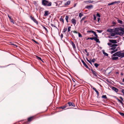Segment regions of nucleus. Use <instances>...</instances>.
I'll use <instances>...</instances> for the list:
<instances>
[{"label": "nucleus", "mask_w": 124, "mask_h": 124, "mask_svg": "<svg viewBox=\"0 0 124 124\" xmlns=\"http://www.w3.org/2000/svg\"><path fill=\"white\" fill-rule=\"evenodd\" d=\"M69 18V16H66L65 17V20H68Z\"/></svg>", "instance_id": "6e6d98bb"}, {"label": "nucleus", "mask_w": 124, "mask_h": 124, "mask_svg": "<svg viewBox=\"0 0 124 124\" xmlns=\"http://www.w3.org/2000/svg\"><path fill=\"white\" fill-rule=\"evenodd\" d=\"M93 19L94 20H95L96 19V17L95 15H93Z\"/></svg>", "instance_id": "e433bc0d"}, {"label": "nucleus", "mask_w": 124, "mask_h": 124, "mask_svg": "<svg viewBox=\"0 0 124 124\" xmlns=\"http://www.w3.org/2000/svg\"><path fill=\"white\" fill-rule=\"evenodd\" d=\"M10 22H11L12 23H13V24L14 23V22L12 19H10Z\"/></svg>", "instance_id": "a19ab883"}, {"label": "nucleus", "mask_w": 124, "mask_h": 124, "mask_svg": "<svg viewBox=\"0 0 124 124\" xmlns=\"http://www.w3.org/2000/svg\"><path fill=\"white\" fill-rule=\"evenodd\" d=\"M67 30V28H64L63 30V31L62 32L63 33H65L66 31Z\"/></svg>", "instance_id": "58836bf2"}, {"label": "nucleus", "mask_w": 124, "mask_h": 124, "mask_svg": "<svg viewBox=\"0 0 124 124\" xmlns=\"http://www.w3.org/2000/svg\"><path fill=\"white\" fill-rule=\"evenodd\" d=\"M111 43H108V44H107L108 45V46H111L112 44H111Z\"/></svg>", "instance_id": "bf43d9fd"}, {"label": "nucleus", "mask_w": 124, "mask_h": 124, "mask_svg": "<svg viewBox=\"0 0 124 124\" xmlns=\"http://www.w3.org/2000/svg\"><path fill=\"white\" fill-rule=\"evenodd\" d=\"M114 44V45L115 46V47H116L117 46H118V45L117 44Z\"/></svg>", "instance_id": "774afa93"}, {"label": "nucleus", "mask_w": 124, "mask_h": 124, "mask_svg": "<svg viewBox=\"0 0 124 124\" xmlns=\"http://www.w3.org/2000/svg\"><path fill=\"white\" fill-rule=\"evenodd\" d=\"M113 29H108L107 30V31L112 33L113 32H114V31H113Z\"/></svg>", "instance_id": "6ab92c4d"}, {"label": "nucleus", "mask_w": 124, "mask_h": 124, "mask_svg": "<svg viewBox=\"0 0 124 124\" xmlns=\"http://www.w3.org/2000/svg\"><path fill=\"white\" fill-rule=\"evenodd\" d=\"M85 2L86 3H92L93 2V0H87L85 1Z\"/></svg>", "instance_id": "5701e85b"}, {"label": "nucleus", "mask_w": 124, "mask_h": 124, "mask_svg": "<svg viewBox=\"0 0 124 124\" xmlns=\"http://www.w3.org/2000/svg\"><path fill=\"white\" fill-rule=\"evenodd\" d=\"M119 57H120L121 58L124 57V52L121 53V51H120Z\"/></svg>", "instance_id": "2eb2a0df"}, {"label": "nucleus", "mask_w": 124, "mask_h": 124, "mask_svg": "<svg viewBox=\"0 0 124 124\" xmlns=\"http://www.w3.org/2000/svg\"><path fill=\"white\" fill-rule=\"evenodd\" d=\"M34 116H32L28 118L27 119L28 121L29 122H30L34 119Z\"/></svg>", "instance_id": "6e6552de"}, {"label": "nucleus", "mask_w": 124, "mask_h": 124, "mask_svg": "<svg viewBox=\"0 0 124 124\" xmlns=\"http://www.w3.org/2000/svg\"><path fill=\"white\" fill-rule=\"evenodd\" d=\"M10 43H11V45L15 46H16V47H17V45H16V44H15L14 43L12 42H11Z\"/></svg>", "instance_id": "473e14b6"}, {"label": "nucleus", "mask_w": 124, "mask_h": 124, "mask_svg": "<svg viewBox=\"0 0 124 124\" xmlns=\"http://www.w3.org/2000/svg\"><path fill=\"white\" fill-rule=\"evenodd\" d=\"M32 40L36 44H39V43L38 42L35 41V40L33 39H32Z\"/></svg>", "instance_id": "79ce46f5"}, {"label": "nucleus", "mask_w": 124, "mask_h": 124, "mask_svg": "<svg viewBox=\"0 0 124 124\" xmlns=\"http://www.w3.org/2000/svg\"><path fill=\"white\" fill-rule=\"evenodd\" d=\"M119 98H120V99L121 100V101H123V100H124L123 99L122 97H121V96H120L119 97Z\"/></svg>", "instance_id": "603ef678"}, {"label": "nucleus", "mask_w": 124, "mask_h": 124, "mask_svg": "<svg viewBox=\"0 0 124 124\" xmlns=\"http://www.w3.org/2000/svg\"><path fill=\"white\" fill-rule=\"evenodd\" d=\"M93 34L95 36V37H94V38H97V37H98L97 35L96 34V32L95 31H93Z\"/></svg>", "instance_id": "bb28decb"}, {"label": "nucleus", "mask_w": 124, "mask_h": 124, "mask_svg": "<svg viewBox=\"0 0 124 124\" xmlns=\"http://www.w3.org/2000/svg\"><path fill=\"white\" fill-rule=\"evenodd\" d=\"M119 102L122 105V106H123V105H124V103L123 102V101H120Z\"/></svg>", "instance_id": "13d9d810"}, {"label": "nucleus", "mask_w": 124, "mask_h": 124, "mask_svg": "<svg viewBox=\"0 0 124 124\" xmlns=\"http://www.w3.org/2000/svg\"><path fill=\"white\" fill-rule=\"evenodd\" d=\"M8 16L10 20L12 19L11 17L9 16L8 15Z\"/></svg>", "instance_id": "e2e57ef3"}, {"label": "nucleus", "mask_w": 124, "mask_h": 124, "mask_svg": "<svg viewBox=\"0 0 124 124\" xmlns=\"http://www.w3.org/2000/svg\"><path fill=\"white\" fill-rule=\"evenodd\" d=\"M102 98H104L106 99H107V98L106 95H103L101 97Z\"/></svg>", "instance_id": "cd10ccee"}, {"label": "nucleus", "mask_w": 124, "mask_h": 124, "mask_svg": "<svg viewBox=\"0 0 124 124\" xmlns=\"http://www.w3.org/2000/svg\"><path fill=\"white\" fill-rule=\"evenodd\" d=\"M72 23L74 24V25H75L76 24V20L74 18L72 19Z\"/></svg>", "instance_id": "dca6fc26"}, {"label": "nucleus", "mask_w": 124, "mask_h": 124, "mask_svg": "<svg viewBox=\"0 0 124 124\" xmlns=\"http://www.w3.org/2000/svg\"><path fill=\"white\" fill-rule=\"evenodd\" d=\"M71 44L72 45L73 47V48H76V46L74 43L72 41H71Z\"/></svg>", "instance_id": "aec40b11"}, {"label": "nucleus", "mask_w": 124, "mask_h": 124, "mask_svg": "<svg viewBox=\"0 0 124 124\" xmlns=\"http://www.w3.org/2000/svg\"><path fill=\"white\" fill-rule=\"evenodd\" d=\"M67 103L69 106H73L74 107L75 106V104L72 102H69Z\"/></svg>", "instance_id": "39448f33"}, {"label": "nucleus", "mask_w": 124, "mask_h": 124, "mask_svg": "<svg viewBox=\"0 0 124 124\" xmlns=\"http://www.w3.org/2000/svg\"><path fill=\"white\" fill-rule=\"evenodd\" d=\"M118 113L122 116H124V113L119 111L118 112Z\"/></svg>", "instance_id": "c85d7f7f"}, {"label": "nucleus", "mask_w": 124, "mask_h": 124, "mask_svg": "<svg viewBox=\"0 0 124 124\" xmlns=\"http://www.w3.org/2000/svg\"><path fill=\"white\" fill-rule=\"evenodd\" d=\"M63 35L62 33L61 34V40H62V39L63 38Z\"/></svg>", "instance_id": "5fc2aeb1"}, {"label": "nucleus", "mask_w": 124, "mask_h": 124, "mask_svg": "<svg viewBox=\"0 0 124 124\" xmlns=\"http://www.w3.org/2000/svg\"><path fill=\"white\" fill-rule=\"evenodd\" d=\"M49 14V11H45V13L44 16H47Z\"/></svg>", "instance_id": "ddd939ff"}, {"label": "nucleus", "mask_w": 124, "mask_h": 124, "mask_svg": "<svg viewBox=\"0 0 124 124\" xmlns=\"http://www.w3.org/2000/svg\"><path fill=\"white\" fill-rule=\"evenodd\" d=\"M42 4L45 6H50L52 5V3L46 0H42Z\"/></svg>", "instance_id": "f257e3e1"}, {"label": "nucleus", "mask_w": 124, "mask_h": 124, "mask_svg": "<svg viewBox=\"0 0 124 124\" xmlns=\"http://www.w3.org/2000/svg\"><path fill=\"white\" fill-rule=\"evenodd\" d=\"M116 18L117 19V21L118 22V23H120L121 24H123V21H122L121 20H120L119 19L117 18Z\"/></svg>", "instance_id": "4be33fe9"}, {"label": "nucleus", "mask_w": 124, "mask_h": 124, "mask_svg": "<svg viewBox=\"0 0 124 124\" xmlns=\"http://www.w3.org/2000/svg\"><path fill=\"white\" fill-rule=\"evenodd\" d=\"M121 89L122 90L121 91V92L123 94V95L124 96V89L122 88H121Z\"/></svg>", "instance_id": "a18cd8bd"}, {"label": "nucleus", "mask_w": 124, "mask_h": 124, "mask_svg": "<svg viewBox=\"0 0 124 124\" xmlns=\"http://www.w3.org/2000/svg\"><path fill=\"white\" fill-rule=\"evenodd\" d=\"M99 64L97 63H95L94 64V66L96 68H98V67L99 66Z\"/></svg>", "instance_id": "c756f323"}, {"label": "nucleus", "mask_w": 124, "mask_h": 124, "mask_svg": "<svg viewBox=\"0 0 124 124\" xmlns=\"http://www.w3.org/2000/svg\"><path fill=\"white\" fill-rule=\"evenodd\" d=\"M112 23L114 25H116V23L114 21H113L112 22Z\"/></svg>", "instance_id": "680f3d73"}, {"label": "nucleus", "mask_w": 124, "mask_h": 124, "mask_svg": "<svg viewBox=\"0 0 124 124\" xmlns=\"http://www.w3.org/2000/svg\"><path fill=\"white\" fill-rule=\"evenodd\" d=\"M84 15L82 14L81 13H80L79 14V16L81 18L82 16H83Z\"/></svg>", "instance_id": "4c0bfd02"}, {"label": "nucleus", "mask_w": 124, "mask_h": 124, "mask_svg": "<svg viewBox=\"0 0 124 124\" xmlns=\"http://www.w3.org/2000/svg\"><path fill=\"white\" fill-rule=\"evenodd\" d=\"M30 18L37 25L38 24V22L34 17H32L31 16H30Z\"/></svg>", "instance_id": "7ed1b4c3"}, {"label": "nucleus", "mask_w": 124, "mask_h": 124, "mask_svg": "<svg viewBox=\"0 0 124 124\" xmlns=\"http://www.w3.org/2000/svg\"><path fill=\"white\" fill-rule=\"evenodd\" d=\"M120 1H115L114 2H113L114 3V4L116 3H118L120 2Z\"/></svg>", "instance_id": "f704fd0d"}, {"label": "nucleus", "mask_w": 124, "mask_h": 124, "mask_svg": "<svg viewBox=\"0 0 124 124\" xmlns=\"http://www.w3.org/2000/svg\"><path fill=\"white\" fill-rule=\"evenodd\" d=\"M72 31L73 32H74V33H77H77H78V32H77V31Z\"/></svg>", "instance_id": "052dcab7"}, {"label": "nucleus", "mask_w": 124, "mask_h": 124, "mask_svg": "<svg viewBox=\"0 0 124 124\" xmlns=\"http://www.w3.org/2000/svg\"><path fill=\"white\" fill-rule=\"evenodd\" d=\"M94 31H87V33H90L92 32V33H93V32Z\"/></svg>", "instance_id": "49530a36"}, {"label": "nucleus", "mask_w": 124, "mask_h": 124, "mask_svg": "<svg viewBox=\"0 0 124 124\" xmlns=\"http://www.w3.org/2000/svg\"><path fill=\"white\" fill-rule=\"evenodd\" d=\"M95 38L94 37H90V39L91 40H93L94 39V40Z\"/></svg>", "instance_id": "69168bd1"}, {"label": "nucleus", "mask_w": 124, "mask_h": 124, "mask_svg": "<svg viewBox=\"0 0 124 124\" xmlns=\"http://www.w3.org/2000/svg\"><path fill=\"white\" fill-rule=\"evenodd\" d=\"M96 31H97L99 33H101L102 31L101 30H97Z\"/></svg>", "instance_id": "c9c22d12"}, {"label": "nucleus", "mask_w": 124, "mask_h": 124, "mask_svg": "<svg viewBox=\"0 0 124 124\" xmlns=\"http://www.w3.org/2000/svg\"><path fill=\"white\" fill-rule=\"evenodd\" d=\"M43 28L45 29V30L46 31H48V30H47V29L46 28L45 26H43Z\"/></svg>", "instance_id": "4d7b16f0"}, {"label": "nucleus", "mask_w": 124, "mask_h": 124, "mask_svg": "<svg viewBox=\"0 0 124 124\" xmlns=\"http://www.w3.org/2000/svg\"><path fill=\"white\" fill-rule=\"evenodd\" d=\"M119 31H120V27H116L115 28V30L114 32L115 33L119 32Z\"/></svg>", "instance_id": "1a4fd4ad"}, {"label": "nucleus", "mask_w": 124, "mask_h": 124, "mask_svg": "<svg viewBox=\"0 0 124 124\" xmlns=\"http://www.w3.org/2000/svg\"><path fill=\"white\" fill-rule=\"evenodd\" d=\"M112 50L111 52V54H112L117 51H118V49L117 48L116 49H115L114 50Z\"/></svg>", "instance_id": "b1692460"}, {"label": "nucleus", "mask_w": 124, "mask_h": 124, "mask_svg": "<svg viewBox=\"0 0 124 124\" xmlns=\"http://www.w3.org/2000/svg\"><path fill=\"white\" fill-rule=\"evenodd\" d=\"M111 47L109 49L110 50H114L116 49V47H115L114 44H112L111 46H109V47Z\"/></svg>", "instance_id": "9b49d317"}, {"label": "nucleus", "mask_w": 124, "mask_h": 124, "mask_svg": "<svg viewBox=\"0 0 124 124\" xmlns=\"http://www.w3.org/2000/svg\"><path fill=\"white\" fill-rule=\"evenodd\" d=\"M97 16L99 18H100L101 17V15L99 13H97L96 14Z\"/></svg>", "instance_id": "ea45409f"}, {"label": "nucleus", "mask_w": 124, "mask_h": 124, "mask_svg": "<svg viewBox=\"0 0 124 124\" xmlns=\"http://www.w3.org/2000/svg\"><path fill=\"white\" fill-rule=\"evenodd\" d=\"M102 52L103 54L105 56H108V54L107 53L105 52L104 50H102Z\"/></svg>", "instance_id": "412c9836"}, {"label": "nucleus", "mask_w": 124, "mask_h": 124, "mask_svg": "<svg viewBox=\"0 0 124 124\" xmlns=\"http://www.w3.org/2000/svg\"><path fill=\"white\" fill-rule=\"evenodd\" d=\"M98 37L95 38L94 40L97 43H100V42L99 40V39H98Z\"/></svg>", "instance_id": "a211bd4d"}, {"label": "nucleus", "mask_w": 124, "mask_h": 124, "mask_svg": "<svg viewBox=\"0 0 124 124\" xmlns=\"http://www.w3.org/2000/svg\"><path fill=\"white\" fill-rule=\"evenodd\" d=\"M36 57L37 59L42 61L41 58L40 57H39L37 56H36Z\"/></svg>", "instance_id": "72a5a7b5"}, {"label": "nucleus", "mask_w": 124, "mask_h": 124, "mask_svg": "<svg viewBox=\"0 0 124 124\" xmlns=\"http://www.w3.org/2000/svg\"><path fill=\"white\" fill-rule=\"evenodd\" d=\"M67 106V104H66L64 106H62L60 107V108H62V109H64Z\"/></svg>", "instance_id": "a878e982"}, {"label": "nucleus", "mask_w": 124, "mask_h": 124, "mask_svg": "<svg viewBox=\"0 0 124 124\" xmlns=\"http://www.w3.org/2000/svg\"><path fill=\"white\" fill-rule=\"evenodd\" d=\"M93 6L92 5H87L85 7V8H87L88 9H90L91 8H92Z\"/></svg>", "instance_id": "4468645a"}, {"label": "nucleus", "mask_w": 124, "mask_h": 124, "mask_svg": "<svg viewBox=\"0 0 124 124\" xmlns=\"http://www.w3.org/2000/svg\"><path fill=\"white\" fill-rule=\"evenodd\" d=\"M78 35L79 37H82L81 34L79 33H78Z\"/></svg>", "instance_id": "09e8293b"}, {"label": "nucleus", "mask_w": 124, "mask_h": 124, "mask_svg": "<svg viewBox=\"0 0 124 124\" xmlns=\"http://www.w3.org/2000/svg\"><path fill=\"white\" fill-rule=\"evenodd\" d=\"M91 71H92L93 74L95 76L97 77V73L95 71L93 70L92 69H91Z\"/></svg>", "instance_id": "9d476101"}, {"label": "nucleus", "mask_w": 124, "mask_h": 124, "mask_svg": "<svg viewBox=\"0 0 124 124\" xmlns=\"http://www.w3.org/2000/svg\"><path fill=\"white\" fill-rule=\"evenodd\" d=\"M109 41L110 42L114 44L117 43V42L116 41V40L113 39H109Z\"/></svg>", "instance_id": "423d86ee"}, {"label": "nucleus", "mask_w": 124, "mask_h": 124, "mask_svg": "<svg viewBox=\"0 0 124 124\" xmlns=\"http://www.w3.org/2000/svg\"><path fill=\"white\" fill-rule=\"evenodd\" d=\"M112 89L117 93L118 91V89L117 88L114 86H112L111 88Z\"/></svg>", "instance_id": "0eeeda50"}, {"label": "nucleus", "mask_w": 124, "mask_h": 124, "mask_svg": "<svg viewBox=\"0 0 124 124\" xmlns=\"http://www.w3.org/2000/svg\"><path fill=\"white\" fill-rule=\"evenodd\" d=\"M120 51H118L117 52H116L115 53L113 54L112 55H113V56L114 57H115L116 56H117L118 57H120L119 56L120 55Z\"/></svg>", "instance_id": "20e7f679"}, {"label": "nucleus", "mask_w": 124, "mask_h": 124, "mask_svg": "<svg viewBox=\"0 0 124 124\" xmlns=\"http://www.w3.org/2000/svg\"><path fill=\"white\" fill-rule=\"evenodd\" d=\"M101 19L100 18H98V22L99 23Z\"/></svg>", "instance_id": "0e129e2a"}, {"label": "nucleus", "mask_w": 124, "mask_h": 124, "mask_svg": "<svg viewBox=\"0 0 124 124\" xmlns=\"http://www.w3.org/2000/svg\"><path fill=\"white\" fill-rule=\"evenodd\" d=\"M51 26H52L53 27H54L55 28H56L57 29V27H56L53 24L51 23ZM57 29H58V28H57Z\"/></svg>", "instance_id": "de8ad7c7"}, {"label": "nucleus", "mask_w": 124, "mask_h": 124, "mask_svg": "<svg viewBox=\"0 0 124 124\" xmlns=\"http://www.w3.org/2000/svg\"><path fill=\"white\" fill-rule=\"evenodd\" d=\"M81 61L83 63L84 65L86 67H88V66L85 63V62L84 61L82 60H81Z\"/></svg>", "instance_id": "f3484780"}, {"label": "nucleus", "mask_w": 124, "mask_h": 124, "mask_svg": "<svg viewBox=\"0 0 124 124\" xmlns=\"http://www.w3.org/2000/svg\"><path fill=\"white\" fill-rule=\"evenodd\" d=\"M70 1H67L66 3H65L64 5L65 6H68L70 4Z\"/></svg>", "instance_id": "393cba45"}, {"label": "nucleus", "mask_w": 124, "mask_h": 124, "mask_svg": "<svg viewBox=\"0 0 124 124\" xmlns=\"http://www.w3.org/2000/svg\"><path fill=\"white\" fill-rule=\"evenodd\" d=\"M116 34H115V33L112 32L111 34V36L112 37H114Z\"/></svg>", "instance_id": "7c9ffc66"}, {"label": "nucleus", "mask_w": 124, "mask_h": 124, "mask_svg": "<svg viewBox=\"0 0 124 124\" xmlns=\"http://www.w3.org/2000/svg\"><path fill=\"white\" fill-rule=\"evenodd\" d=\"M96 60L95 58H93L92 60V62H94Z\"/></svg>", "instance_id": "864d4df0"}, {"label": "nucleus", "mask_w": 124, "mask_h": 124, "mask_svg": "<svg viewBox=\"0 0 124 124\" xmlns=\"http://www.w3.org/2000/svg\"><path fill=\"white\" fill-rule=\"evenodd\" d=\"M86 18V16H84V17H83L81 19V22L82 21L84 20H85V19Z\"/></svg>", "instance_id": "3c124183"}, {"label": "nucleus", "mask_w": 124, "mask_h": 124, "mask_svg": "<svg viewBox=\"0 0 124 124\" xmlns=\"http://www.w3.org/2000/svg\"><path fill=\"white\" fill-rule=\"evenodd\" d=\"M95 92L96 93H97V94H99V92H98V91L97 90H96L95 91Z\"/></svg>", "instance_id": "338daca9"}, {"label": "nucleus", "mask_w": 124, "mask_h": 124, "mask_svg": "<svg viewBox=\"0 0 124 124\" xmlns=\"http://www.w3.org/2000/svg\"><path fill=\"white\" fill-rule=\"evenodd\" d=\"M111 59L113 60H116L118 59V57L117 56L114 57L112 55L111 56Z\"/></svg>", "instance_id": "f8f14e48"}, {"label": "nucleus", "mask_w": 124, "mask_h": 124, "mask_svg": "<svg viewBox=\"0 0 124 124\" xmlns=\"http://www.w3.org/2000/svg\"><path fill=\"white\" fill-rule=\"evenodd\" d=\"M113 4H114V3H113V2H111V3H108V6H110V5H112Z\"/></svg>", "instance_id": "37998d69"}, {"label": "nucleus", "mask_w": 124, "mask_h": 124, "mask_svg": "<svg viewBox=\"0 0 124 124\" xmlns=\"http://www.w3.org/2000/svg\"><path fill=\"white\" fill-rule=\"evenodd\" d=\"M60 20L61 22H62L63 23H64V20L63 18H62V16H61V18L60 19Z\"/></svg>", "instance_id": "2f4dec72"}, {"label": "nucleus", "mask_w": 124, "mask_h": 124, "mask_svg": "<svg viewBox=\"0 0 124 124\" xmlns=\"http://www.w3.org/2000/svg\"><path fill=\"white\" fill-rule=\"evenodd\" d=\"M122 26L124 27V28L120 27V31L121 32L115 33L116 35H118L121 36L123 35L124 34V25H122Z\"/></svg>", "instance_id": "f03ea898"}, {"label": "nucleus", "mask_w": 124, "mask_h": 124, "mask_svg": "<svg viewBox=\"0 0 124 124\" xmlns=\"http://www.w3.org/2000/svg\"><path fill=\"white\" fill-rule=\"evenodd\" d=\"M71 27V26H69L68 28V32H69L70 31V28Z\"/></svg>", "instance_id": "c03bdc74"}, {"label": "nucleus", "mask_w": 124, "mask_h": 124, "mask_svg": "<svg viewBox=\"0 0 124 124\" xmlns=\"http://www.w3.org/2000/svg\"><path fill=\"white\" fill-rule=\"evenodd\" d=\"M11 65V64H9L8 65L6 66H0V67H1V68H4V67H7V66H8L9 65Z\"/></svg>", "instance_id": "8fccbe9b"}]
</instances>
